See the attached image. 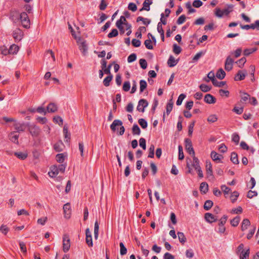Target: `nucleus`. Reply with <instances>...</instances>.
Listing matches in <instances>:
<instances>
[{
  "label": "nucleus",
  "instance_id": "obj_1",
  "mask_svg": "<svg viewBox=\"0 0 259 259\" xmlns=\"http://www.w3.org/2000/svg\"><path fill=\"white\" fill-rule=\"evenodd\" d=\"M19 20H21L22 25L24 28H28L29 27L30 20L26 12H22L20 14Z\"/></svg>",
  "mask_w": 259,
  "mask_h": 259
},
{
  "label": "nucleus",
  "instance_id": "obj_2",
  "mask_svg": "<svg viewBox=\"0 0 259 259\" xmlns=\"http://www.w3.org/2000/svg\"><path fill=\"white\" fill-rule=\"evenodd\" d=\"M70 247V240L69 236L65 234L63 237V250L64 252H67Z\"/></svg>",
  "mask_w": 259,
  "mask_h": 259
},
{
  "label": "nucleus",
  "instance_id": "obj_3",
  "mask_svg": "<svg viewBox=\"0 0 259 259\" xmlns=\"http://www.w3.org/2000/svg\"><path fill=\"white\" fill-rule=\"evenodd\" d=\"M185 148L187 152L190 155H192L193 156L195 155V152L192 147V142L190 139H186L185 140Z\"/></svg>",
  "mask_w": 259,
  "mask_h": 259
},
{
  "label": "nucleus",
  "instance_id": "obj_4",
  "mask_svg": "<svg viewBox=\"0 0 259 259\" xmlns=\"http://www.w3.org/2000/svg\"><path fill=\"white\" fill-rule=\"evenodd\" d=\"M148 105V102L145 99H142L139 101L137 110L139 112H144L145 108Z\"/></svg>",
  "mask_w": 259,
  "mask_h": 259
},
{
  "label": "nucleus",
  "instance_id": "obj_5",
  "mask_svg": "<svg viewBox=\"0 0 259 259\" xmlns=\"http://www.w3.org/2000/svg\"><path fill=\"white\" fill-rule=\"evenodd\" d=\"M23 35V33L19 28H17L13 32V36L15 41H20L22 39Z\"/></svg>",
  "mask_w": 259,
  "mask_h": 259
},
{
  "label": "nucleus",
  "instance_id": "obj_6",
  "mask_svg": "<svg viewBox=\"0 0 259 259\" xmlns=\"http://www.w3.org/2000/svg\"><path fill=\"white\" fill-rule=\"evenodd\" d=\"M234 60L230 56H228L226 59L225 63V69L226 70L229 71L232 69Z\"/></svg>",
  "mask_w": 259,
  "mask_h": 259
},
{
  "label": "nucleus",
  "instance_id": "obj_7",
  "mask_svg": "<svg viewBox=\"0 0 259 259\" xmlns=\"http://www.w3.org/2000/svg\"><path fill=\"white\" fill-rule=\"evenodd\" d=\"M206 175L208 178H211V179L213 178L212 165L211 162L209 161H206Z\"/></svg>",
  "mask_w": 259,
  "mask_h": 259
},
{
  "label": "nucleus",
  "instance_id": "obj_8",
  "mask_svg": "<svg viewBox=\"0 0 259 259\" xmlns=\"http://www.w3.org/2000/svg\"><path fill=\"white\" fill-rule=\"evenodd\" d=\"M247 74L246 71L245 70H239L237 73L236 74L234 80L236 81L243 80Z\"/></svg>",
  "mask_w": 259,
  "mask_h": 259
},
{
  "label": "nucleus",
  "instance_id": "obj_9",
  "mask_svg": "<svg viewBox=\"0 0 259 259\" xmlns=\"http://www.w3.org/2000/svg\"><path fill=\"white\" fill-rule=\"evenodd\" d=\"M63 211L65 218L69 219L71 214V206L69 203L65 204L63 206Z\"/></svg>",
  "mask_w": 259,
  "mask_h": 259
},
{
  "label": "nucleus",
  "instance_id": "obj_10",
  "mask_svg": "<svg viewBox=\"0 0 259 259\" xmlns=\"http://www.w3.org/2000/svg\"><path fill=\"white\" fill-rule=\"evenodd\" d=\"M20 15L19 12L16 10L12 11L10 13V18L14 23H17L20 19Z\"/></svg>",
  "mask_w": 259,
  "mask_h": 259
},
{
  "label": "nucleus",
  "instance_id": "obj_11",
  "mask_svg": "<svg viewBox=\"0 0 259 259\" xmlns=\"http://www.w3.org/2000/svg\"><path fill=\"white\" fill-rule=\"evenodd\" d=\"M3 120L6 123L13 122V125L15 128V130H19L20 123H17L16 120L13 118H10L7 117H3Z\"/></svg>",
  "mask_w": 259,
  "mask_h": 259
},
{
  "label": "nucleus",
  "instance_id": "obj_12",
  "mask_svg": "<svg viewBox=\"0 0 259 259\" xmlns=\"http://www.w3.org/2000/svg\"><path fill=\"white\" fill-rule=\"evenodd\" d=\"M79 49L83 56L86 55L88 52V47L85 40H83L79 44Z\"/></svg>",
  "mask_w": 259,
  "mask_h": 259
},
{
  "label": "nucleus",
  "instance_id": "obj_13",
  "mask_svg": "<svg viewBox=\"0 0 259 259\" xmlns=\"http://www.w3.org/2000/svg\"><path fill=\"white\" fill-rule=\"evenodd\" d=\"M19 133L18 131H14L9 135L10 140L13 143H18Z\"/></svg>",
  "mask_w": 259,
  "mask_h": 259
},
{
  "label": "nucleus",
  "instance_id": "obj_14",
  "mask_svg": "<svg viewBox=\"0 0 259 259\" xmlns=\"http://www.w3.org/2000/svg\"><path fill=\"white\" fill-rule=\"evenodd\" d=\"M204 101L207 104H214L216 102V99L210 94H206L204 97Z\"/></svg>",
  "mask_w": 259,
  "mask_h": 259
},
{
  "label": "nucleus",
  "instance_id": "obj_15",
  "mask_svg": "<svg viewBox=\"0 0 259 259\" xmlns=\"http://www.w3.org/2000/svg\"><path fill=\"white\" fill-rule=\"evenodd\" d=\"M58 110V107L54 103H50L47 107V112L54 113Z\"/></svg>",
  "mask_w": 259,
  "mask_h": 259
},
{
  "label": "nucleus",
  "instance_id": "obj_16",
  "mask_svg": "<svg viewBox=\"0 0 259 259\" xmlns=\"http://www.w3.org/2000/svg\"><path fill=\"white\" fill-rule=\"evenodd\" d=\"M59 171L57 168V165H53L51 167V171L48 172L49 176L51 178L55 177L59 173Z\"/></svg>",
  "mask_w": 259,
  "mask_h": 259
},
{
  "label": "nucleus",
  "instance_id": "obj_17",
  "mask_svg": "<svg viewBox=\"0 0 259 259\" xmlns=\"http://www.w3.org/2000/svg\"><path fill=\"white\" fill-rule=\"evenodd\" d=\"M152 4V2L149 0H145L143 4V7L140 9V11H149L150 9V6Z\"/></svg>",
  "mask_w": 259,
  "mask_h": 259
},
{
  "label": "nucleus",
  "instance_id": "obj_18",
  "mask_svg": "<svg viewBox=\"0 0 259 259\" xmlns=\"http://www.w3.org/2000/svg\"><path fill=\"white\" fill-rule=\"evenodd\" d=\"M64 145L61 141H59L54 145V148L56 152H61L63 150Z\"/></svg>",
  "mask_w": 259,
  "mask_h": 259
},
{
  "label": "nucleus",
  "instance_id": "obj_19",
  "mask_svg": "<svg viewBox=\"0 0 259 259\" xmlns=\"http://www.w3.org/2000/svg\"><path fill=\"white\" fill-rule=\"evenodd\" d=\"M178 63V60H176L175 58L170 55L167 60V65L169 67L175 66Z\"/></svg>",
  "mask_w": 259,
  "mask_h": 259
},
{
  "label": "nucleus",
  "instance_id": "obj_20",
  "mask_svg": "<svg viewBox=\"0 0 259 259\" xmlns=\"http://www.w3.org/2000/svg\"><path fill=\"white\" fill-rule=\"evenodd\" d=\"M204 217L206 221L209 223L214 222L217 220L212 214L208 212L205 214Z\"/></svg>",
  "mask_w": 259,
  "mask_h": 259
},
{
  "label": "nucleus",
  "instance_id": "obj_21",
  "mask_svg": "<svg viewBox=\"0 0 259 259\" xmlns=\"http://www.w3.org/2000/svg\"><path fill=\"white\" fill-rule=\"evenodd\" d=\"M250 250L248 248L246 250L242 251L239 253L240 259H249Z\"/></svg>",
  "mask_w": 259,
  "mask_h": 259
},
{
  "label": "nucleus",
  "instance_id": "obj_22",
  "mask_svg": "<svg viewBox=\"0 0 259 259\" xmlns=\"http://www.w3.org/2000/svg\"><path fill=\"white\" fill-rule=\"evenodd\" d=\"M173 105H174V102H173L172 99H171L168 101V102L166 105V113L167 115L171 111V110L172 109V107H173Z\"/></svg>",
  "mask_w": 259,
  "mask_h": 259
},
{
  "label": "nucleus",
  "instance_id": "obj_23",
  "mask_svg": "<svg viewBox=\"0 0 259 259\" xmlns=\"http://www.w3.org/2000/svg\"><path fill=\"white\" fill-rule=\"evenodd\" d=\"M208 190V185L206 182H202L200 186V191L202 193L205 194Z\"/></svg>",
  "mask_w": 259,
  "mask_h": 259
},
{
  "label": "nucleus",
  "instance_id": "obj_24",
  "mask_svg": "<svg viewBox=\"0 0 259 259\" xmlns=\"http://www.w3.org/2000/svg\"><path fill=\"white\" fill-rule=\"evenodd\" d=\"M19 49V47L15 44H13L10 46L9 49L10 54H16L17 53Z\"/></svg>",
  "mask_w": 259,
  "mask_h": 259
},
{
  "label": "nucleus",
  "instance_id": "obj_25",
  "mask_svg": "<svg viewBox=\"0 0 259 259\" xmlns=\"http://www.w3.org/2000/svg\"><path fill=\"white\" fill-rule=\"evenodd\" d=\"M211 158L214 161H220L221 158H223L222 155L218 154L216 152L213 151L211 152Z\"/></svg>",
  "mask_w": 259,
  "mask_h": 259
},
{
  "label": "nucleus",
  "instance_id": "obj_26",
  "mask_svg": "<svg viewBox=\"0 0 259 259\" xmlns=\"http://www.w3.org/2000/svg\"><path fill=\"white\" fill-rule=\"evenodd\" d=\"M122 125V122L119 119H115L113 121L112 123L110 125L111 130H116V127L117 126H121Z\"/></svg>",
  "mask_w": 259,
  "mask_h": 259
},
{
  "label": "nucleus",
  "instance_id": "obj_27",
  "mask_svg": "<svg viewBox=\"0 0 259 259\" xmlns=\"http://www.w3.org/2000/svg\"><path fill=\"white\" fill-rule=\"evenodd\" d=\"M250 223L248 219H245L243 220L241 224V230L242 231H245L247 229V227L250 226Z\"/></svg>",
  "mask_w": 259,
  "mask_h": 259
},
{
  "label": "nucleus",
  "instance_id": "obj_28",
  "mask_svg": "<svg viewBox=\"0 0 259 259\" xmlns=\"http://www.w3.org/2000/svg\"><path fill=\"white\" fill-rule=\"evenodd\" d=\"M226 76V73L222 68H220L216 73V77L219 79H223Z\"/></svg>",
  "mask_w": 259,
  "mask_h": 259
},
{
  "label": "nucleus",
  "instance_id": "obj_29",
  "mask_svg": "<svg viewBox=\"0 0 259 259\" xmlns=\"http://www.w3.org/2000/svg\"><path fill=\"white\" fill-rule=\"evenodd\" d=\"M192 166L196 170L200 168L198 159L194 156H193Z\"/></svg>",
  "mask_w": 259,
  "mask_h": 259
},
{
  "label": "nucleus",
  "instance_id": "obj_30",
  "mask_svg": "<svg viewBox=\"0 0 259 259\" xmlns=\"http://www.w3.org/2000/svg\"><path fill=\"white\" fill-rule=\"evenodd\" d=\"M113 78L112 75H108L103 80V84L105 87H108L110 85V82Z\"/></svg>",
  "mask_w": 259,
  "mask_h": 259
},
{
  "label": "nucleus",
  "instance_id": "obj_31",
  "mask_svg": "<svg viewBox=\"0 0 259 259\" xmlns=\"http://www.w3.org/2000/svg\"><path fill=\"white\" fill-rule=\"evenodd\" d=\"M147 83L145 80H141L140 81V92L142 93L146 89Z\"/></svg>",
  "mask_w": 259,
  "mask_h": 259
},
{
  "label": "nucleus",
  "instance_id": "obj_32",
  "mask_svg": "<svg viewBox=\"0 0 259 259\" xmlns=\"http://www.w3.org/2000/svg\"><path fill=\"white\" fill-rule=\"evenodd\" d=\"M178 236L179 241L182 244H184L186 241V238L183 232H178Z\"/></svg>",
  "mask_w": 259,
  "mask_h": 259
},
{
  "label": "nucleus",
  "instance_id": "obj_33",
  "mask_svg": "<svg viewBox=\"0 0 259 259\" xmlns=\"http://www.w3.org/2000/svg\"><path fill=\"white\" fill-rule=\"evenodd\" d=\"M257 50L256 48H253L250 49H246L244 50L243 54L245 56H248L250 54L253 53Z\"/></svg>",
  "mask_w": 259,
  "mask_h": 259
},
{
  "label": "nucleus",
  "instance_id": "obj_34",
  "mask_svg": "<svg viewBox=\"0 0 259 259\" xmlns=\"http://www.w3.org/2000/svg\"><path fill=\"white\" fill-rule=\"evenodd\" d=\"M199 88L202 92L206 93L209 92L211 89V87L203 83L199 85Z\"/></svg>",
  "mask_w": 259,
  "mask_h": 259
},
{
  "label": "nucleus",
  "instance_id": "obj_35",
  "mask_svg": "<svg viewBox=\"0 0 259 259\" xmlns=\"http://www.w3.org/2000/svg\"><path fill=\"white\" fill-rule=\"evenodd\" d=\"M233 7L234 6L233 5H228L227 8L222 10L224 14L227 16L232 11Z\"/></svg>",
  "mask_w": 259,
  "mask_h": 259
},
{
  "label": "nucleus",
  "instance_id": "obj_36",
  "mask_svg": "<svg viewBox=\"0 0 259 259\" xmlns=\"http://www.w3.org/2000/svg\"><path fill=\"white\" fill-rule=\"evenodd\" d=\"M231 160L234 164H238L239 161L238 156L236 153L232 152L231 155Z\"/></svg>",
  "mask_w": 259,
  "mask_h": 259
},
{
  "label": "nucleus",
  "instance_id": "obj_37",
  "mask_svg": "<svg viewBox=\"0 0 259 259\" xmlns=\"http://www.w3.org/2000/svg\"><path fill=\"white\" fill-rule=\"evenodd\" d=\"M14 155L21 160H24L27 157V154L23 152H15Z\"/></svg>",
  "mask_w": 259,
  "mask_h": 259
},
{
  "label": "nucleus",
  "instance_id": "obj_38",
  "mask_svg": "<svg viewBox=\"0 0 259 259\" xmlns=\"http://www.w3.org/2000/svg\"><path fill=\"white\" fill-rule=\"evenodd\" d=\"M66 155L65 153L58 154L56 155V160L59 163H63L65 160Z\"/></svg>",
  "mask_w": 259,
  "mask_h": 259
},
{
  "label": "nucleus",
  "instance_id": "obj_39",
  "mask_svg": "<svg viewBox=\"0 0 259 259\" xmlns=\"http://www.w3.org/2000/svg\"><path fill=\"white\" fill-rule=\"evenodd\" d=\"M213 205V202L211 200H206L204 204V209L206 210H208L211 208Z\"/></svg>",
  "mask_w": 259,
  "mask_h": 259
},
{
  "label": "nucleus",
  "instance_id": "obj_40",
  "mask_svg": "<svg viewBox=\"0 0 259 259\" xmlns=\"http://www.w3.org/2000/svg\"><path fill=\"white\" fill-rule=\"evenodd\" d=\"M240 220V218L239 216L235 217L231 221V224L233 227H236L238 225Z\"/></svg>",
  "mask_w": 259,
  "mask_h": 259
},
{
  "label": "nucleus",
  "instance_id": "obj_41",
  "mask_svg": "<svg viewBox=\"0 0 259 259\" xmlns=\"http://www.w3.org/2000/svg\"><path fill=\"white\" fill-rule=\"evenodd\" d=\"M120 246V253L121 255H123L126 254L127 249L125 247L124 244L122 242L119 243Z\"/></svg>",
  "mask_w": 259,
  "mask_h": 259
},
{
  "label": "nucleus",
  "instance_id": "obj_42",
  "mask_svg": "<svg viewBox=\"0 0 259 259\" xmlns=\"http://www.w3.org/2000/svg\"><path fill=\"white\" fill-rule=\"evenodd\" d=\"M241 94V101L243 102H246L248 99H250V95L245 92H240Z\"/></svg>",
  "mask_w": 259,
  "mask_h": 259
},
{
  "label": "nucleus",
  "instance_id": "obj_43",
  "mask_svg": "<svg viewBox=\"0 0 259 259\" xmlns=\"http://www.w3.org/2000/svg\"><path fill=\"white\" fill-rule=\"evenodd\" d=\"M186 7L188 10V13H193L196 12V10L192 7L191 3L190 2H188L186 3Z\"/></svg>",
  "mask_w": 259,
  "mask_h": 259
},
{
  "label": "nucleus",
  "instance_id": "obj_44",
  "mask_svg": "<svg viewBox=\"0 0 259 259\" xmlns=\"http://www.w3.org/2000/svg\"><path fill=\"white\" fill-rule=\"evenodd\" d=\"M99 228V224L97 221H96L94 226V237L95 239H97L98 237Z\"/></svg>",
  "mask_w": 259,
  "mask_h": 259
},
{
  "label": "nucleus",
  "instance_id": "obj_45",
  "mask_svg": "<svg viewBox=\"0 0 259 259\" xmlns=\"http://www.w3.org/2000/svg\"><path fill=\"white\" fill-rule=\"evenodd\" d=\"M118 35V31L116 29H112L111 31L108 33L107 36L109 38L116 37Z\"/></svg>",
  "mask_w": 259,
  "mask_h": 259
},
{
  "label": "nucleus",
  "instance_id": "obj_46",
  "mask_svg": "<svg viewBox=\"0 0 259 259\" xmlns=\"http://www.w3.org/2000/svg\"><path fill=\"white\" fill-rule=\"evenodd\" d=\"M246 62V59L245 57H242L240 59L236 62V63L238 65L240 68H242L244 64Z\"/></svg>",
  "mask_w": 259,
  "mask_h": 259
},
{
  "label": "nucleus",
  "instance_id": "obj_47",
  "mask_svg": "<svg viewBox=\"0 0 259 259\" xmlns=\"http://www.w3.org/2000/svg\"><path fill=\"white\" fill-rule=\"evenodd\" d=\"M151 44L152 40L149 38L145 40L144 41V45L146 48L149 50H152L153 49V46Z\"/></svg>",
  "mask_w": 259,
  "mask_h": 259
},
{
  "label": "nucleus",
  "instance_id": "obj_48",
  "mask_svg": "<svg viewBox=\"0 0 259 259\" xmlns=\"http://www.w3.org/2000/svg\"><path fill=\"white\" fill-rule=\"evenodd\" d=\"M212 84L214 86L222 88L224 85L226 84V81H218L217 79H215L213 82Z\"/></svg>",
  "mask_w": 259,
  "mask_h": 259
},
{
  "label": "nucleus",
  "instance_id": "obj_49",
  "mask_svg": "<svg viewBox=\"0 0 259 259\" xmlns=\"http://www.w3.org/2000/svg\"><path fill=\"white\" fill-rule=\"evenodd\" d=\"M186 96L184 94H181L179 96L178 100L176 102V104L180 106L182 104L183 100L186 98Z\"/></svg>",
  "mask_w": 259,
  "mask_h": 259
},
{
  "label": "nucleus",
  "instance_id": "obj_50",
  "mask_svg": "<svg viewBox=\"0 0 259 259\" xmlns=\"http://www.w3.org/2000/svg\"><path fill=\"white\" fill-rule=\"evenodd\" d=\"M182 51V49L176 44L173 45V52L177 55L179 54Z\"/></svg>",
  "mask_w": 259,
  "mask_h": 259
},
{
  "label": "nucleus",
  "instance_id": "obj_51",
  "mask_svg": "<svg viewBox=\"0 0 259 259\" xmlns=\"http://www.w3.org/2000/svg\"><path fill=\"white\" fill-rule=\"evenodd\" d=\"M154 149L155 147L153 145H151L149 148V154L148 157L149 158H153L154 155Z\"/></svg>",
  "mask_w": 259,
  "mask_h": 259
},
{
  "label": "nucleus",
  "instance_id": "obj_52",
  "mask_svg": "<svg viewBox=\"0 0 259 259\" xmlns=\"http://www.w3.org/2000/svg\"><path fill=\"white\" fill-rule=\"evenodd\" d=\"M138 122L142 128H145L147 126V122L143 118L139 119Z\"/></svg>",
  "mask_w": 259,
  "mask_h": 259
},
{
  "label": "nucleus",
  "instance_id": "obj_53",
  "mask_svg": "<svg viewBox=\"0 0 259 259\" xmlns=\"http://www.w3.org/2000/svg\"><path fill=\"white\" fill-rule=\"evenodd\" d=\"M239 196V193L237 191H234L231 195V199L233 203L235 202Z\"/></svg>",
  "mask_w": 259,
  "mask_h": 259
},
{
  "label": "nucleus",
  "instance_id": "obj_54",
  "mask_svg": "<svg viewBox=\"0 0 259 259\" xmlns=\"http://www.w3.org/2000/svg\"><path fill=\"white\" fill-rule=\"evenodd\" d=\"M19 246L21 249V251L24 254L27 253L26 247L25 243L22 241L19 242Z\"/></svg>",
  "mask_w": 259,
  "mask_h": 259
},
{
  "label": "nucleus",
  "instance_id": "obj_55",
  "mask_svg": "<svg viewBox=\"0 0 259 259\" xmlns=\"http://www.w3.org/2000/svg\"><path fill=\"white\" fill-rule=\"evenodd\" d=\"M53 121L56 123H58L59 125H61L63 124V120L61 117L57 116L53 118Z\"/></svg>",
  "mask_w": 259,
  "mask_h": 259
},
{
  "label": "nucleus",
  "instance_id": "obj_56",
  "mask_svg": "<svg viewBox=\"0 0 259 259\" xmlns=\"http://www.w3.org/2000/svg\"><path fill=\"white\" fill-rule=\"evenodd\" d=\"M139 63L141 67L143 69H145L147 67V63L145 59H141L139 61Z\"/></svg>",
  "mask_w": 259,
  "mask_h": 259
},
{
  "label": "nucleus",
  "instance_id": "obj_57",
  "mask_svg": "<svg viewBox=\"0 0 259 259\" xmlns=\"http://www.w3.org/2000/svg\"><path fill=\"white\" fill-rule=\"evenodd\" d=\"M131 88L130 82L128 81H125L123 84L122 89L125 92H127Z\"/></svg>",
  "mask_w": 259,
  "mask_h": 259
},
{
  "label": "nucleus",
  "instance_id": "obj_58",
  "mask_svg": "<svg viewBox=\"0 0 259 259\" xmlns=\"http://www.w3.org/2000/svg\"><path fill=\"white\" fill-rule=\"evenodd\" d=\"M137 59V55L135 53L131 54L128 57H127V62L128 63H132L134 61H135Z\"/></svg>",
  "mask_w": 259,
  "mask_h": 259
},
{
  "label": "nucleus",
  "instance_id": "obj_59",
  "mask_svg": "<svg viewBox=\"0 0 259 259\" xmlns=\"http://www.w3.org/2000/svg\"><path fill=\"white\" fill-rule=\"evenodd\" d=\"M9 231V229L6 225H2L0 227V232L5 235H6Z\"/></svg>",
  "mask_w": 259,
  "mask_h": 259
},
{
  "label": "nucleus",
  "instance_id": "obj_60",
  "mask_svg": "<svg viewBox=\"0 0 259 259\" xmlns=\"http://www.w3.org/2000/svg\"><path fill=\"white\" fill-rule=\"evenodd\" d=\"M203 3L200 0H194L193 2L192 5L195 8H199L202 6Z\"/></svg>",
  "mask_w": 259,
  "mask_h": 259
},
{
  "label": "nucleus",
  "instance_id": "obj_61",
  "mask_svg": "<svg viewBox=\"0 0 259 259\" xmlns=\"http://www.w3.org/2000/svg\"><path fill=\"white\" fill-rule=\"evenodd\" d=\"M179 149V159L180 160H183L184 158V155L183 151V147L182 146L179 145L178 147Z\"/></svg>",
  "mask_w": 259,
  "mask_h": 259
},
{
  "label": "nucleus",
  "instance_id": "obj_62",
  "mask_svg": "<svg viewBox=\"0 0 259 259\" xmlns=\"http://www.w3.org/2000/svg\"><path fill=\"white\" fill-rule=\"evenodd\" d=\"M186 17L185 15L180 16L177 21V23L179 25L183 24L186 20Z\"/></svg>",
  "mask_w": 259,
  "mask_h": 259
},
{
  "label": "nucleus",
  "instance_id": "obj_63",
  "mask_svg": "<svg viewBox=\"0 0 259 259\" xmlns=\"http://www.w3.org/2000/svg\"><path fill=\"white\" fill-rule=\"evenodd\" d=\"M128 9L133 12H135L137 10V7L135 3H130L128 5Z\"/></svg>",
  "mask_w": 259,
  "mask_h": 259
},
{
  "label": "nucleus",
  "instance_id": "obj_64",
  "mask_svg": "<svg viewBox=\"0 0 259 259\" xmlns=\"http://www.w3.org/2000/svg\"><path fill=\"white\" fill-rule=\"evenodd\" d=\"M132 44L133 46L135 47H139L141 46V42L139 39L134 38L132 41Z\"/></svg>",
  "mask_w": 259,
  "mask_h": 259
}]
</instances>
